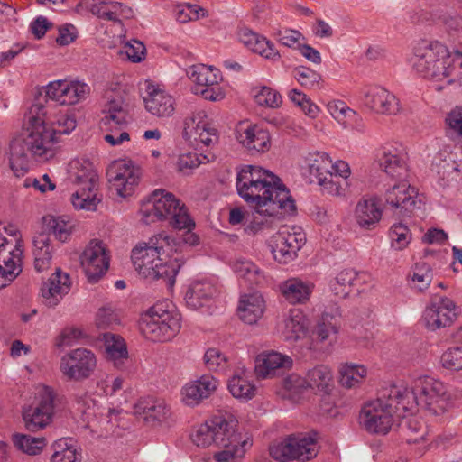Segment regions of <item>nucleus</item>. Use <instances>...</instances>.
<instances>
[{"mask_svg":"<svg viewBox=\"0 0 462 462\" xmlns=\"http://www.w3.org/2000/svg\"><path fill=\"white\" fill-rule=\"evenodd\" d=\"M43 231L33 240L34 268L41 273L49 268L51 260L50 235L60 242H66L71 234V225L61 217L47 216L42 218Z\"/></svg>","mask_w":462,"mask_h":462,"instance_id":"1a4fd4ad","label":"nucleus"},{"mask_svg":"<svg viewBox=\"0 0 462 462\" xmlns=\"http://www.w3.org/2000/svg\"><path fill=\"white\" fill-rule=\"evenodd\" d=\"M134 412L143 416L146 422H162L168 418L171 411L163 400L147 398L139 401Z\"/></svg>","mask_w":462,"mask_h":462,"instance_id":"c756f323","label":"nucleus"},{"mask_svg":"<svg viewBox=\"0 0 462 462\" xmlns=\"http://www.w3.org/2000/svg\"><path fill=\"white\" fill-rule=\"evenodd\" d=\"M238 35L240 42L250 51L259 53L266 59L275 60L280 58V54L274 49L273 44L252 30L248 28L241 29Z\"/></svg>","mask_w":462,"mask_h":462,"instance_id":"cd10ccee","label":"nucleus"},{"mask_svg":"<svg viewBox=\"0 0 462 462\" xmlns=\"http://www.w3.org/2000/svg\"><path fill=\"white\" fill-rule=\"evenodd\" d=\"M455 318V303L448 298L434 299L424 311L426 326L431 330L450 326Z\"/></svg>","mask_w":462,"mask_h":462,"instance_id":"a211bd4d","label":"nucleus"},{"mask_svg":"<svg viewBox=\"0 0 462 462\" xmlns=\"http://www.w3.org/2000/svg\"><path fill=\"white\" fill-rule=\"evenodd\" d=\"M233 268L238 277L248 281L250 284L258 282L259 269L251 261L237 260Z\"/></svg>","mask_w":462,"mask_h":462,"instance_id":"4d7b16f0","label":"nucleus"},{"mask_svg":"<svg viewBox=\"0 0 462 462\" xmlns=\"http://www.w3.org/2000/svg\"><path fill=\"white\" fill-rule=\"evenodd\" d=\"M23 250L20 242L13 248L0 234V275L6 281H14L22 272Z\"/></svg>","mask_w":462,"mask_h":462,"instance_id":"4be33fe9","label":"nucleus"},{"mask_svg":"<svg viewBox=\"0 0 462 462\" xmlns=\"http://www.w3.org/2000/svg\"><path fill=\"white\" fill-rule=\"evenodd\" d=\"M236 138L252 153L265 152L271 146L269 132L256 125L239 123L236 130Z\"/></svg>","mask_w":462,"mask_h":462,"instance_id":"f3484780","label":"nucleus"},{"mask_svg":"<svg viewBox=\"0 0 462 462\" xmlns=\"http://www.w3.org/2000/svg\"><path fill=\"white\" fill-rule=\"evenodd\" d=\"M254 99L259 106H264L272 108L279 107L282 104L281 95L268 87H262L254 94Z\"/></svg>","mask_w":462,"mask_h":462,"instance_id":"680f3d73","label":"nucleus"},{"mask_svg":"<svg viewBox=\"0 0 462 462\" xmlns=\"http://www.w3.org/2000/svg\"><path fill=\"white\" fill-rule=\"evenodd\" d=\"M146 110L158 117H171L175 112V100L166 91L146 82V96L143 97Z\"/></svg>","mask_w":462,"mask_h":462,"instance_id":"aec40b11","label":"nucleus"},{"mask_svg":"<svg viewBox=\"0 0 462 462\" xmlns=\"http://www.w3.org/2000/svg\"><path fill=\"white\" fill-rule=\"evenodd\" d=\"M167 257L162 256L149 271V275L143 278L150 280H162L169 287L175 283V277L185 261L182 258H175L173 261L166 260Z\"/></svg>","mask_w":462,"mask_h":462,"instance_id":"7c9ffc66","label":"nucleus"},{"mask_svg":"<svg viewBox=\"0 0 462 462\" xmlns=\"http://www.w3.org/2000/svg\"><path fill=\"white\" fill-rule=\"evenodd\" d=\"M80 260L88 282L95 283L107 272L110 257L102 241L92 240L83 251Z\"/></svg>","mask_w":462,"mask_h":462,"instance_id":"ddd939ff","label":"nucleus"},{"mask_svg":"<svg viewBox=\"0 0 462 462\" xmlns=\"http://www.w3.org/2000/svg\"><path fill=\"white\" fill-rule=\"evenodd\" d=\"M217 294V288L208 281L193 282L185 294L187 306L191 310H198L207 304Z\"/></svg>","mask_w":462,"mask_h":462,"instance_id":"bb28decb","label":"nucleus"},{"mask_svg":"<svg viewBox=\"0 0 462 462\" xmlns=\"http://www.w3.org/2000/svg\"><path fill=\"white\" fill-rule=\"evenodd\" d=\"M309 388L328 394L332 388V374L326 365H318L307 373Z\"/></svg>","mask_w":462,"mask_h":462,"instance_id":"ea45409f","label":"nucleus"},{"mask_svg":"<svg viewBox=\"0 0 462 462\" xmlns=\"http://www.w3.org/2000/svg\"><path fill=\"white\" fill-rule=\"evenodd\" d=\"M297 460L307 461L317 454V443L313 438L294 437Z\"/></svg>","mask_w":462,"mask_h":462,"instance_id":"6e6d98bb","label":"nucleus"},{"mask_svg":"<svg viewBox=\"0 0 462 462\" xmlns=\"http://www.w3.org/2000/svg\"><path fill=\"white\" fill-rule=\"evenodd\" d=\"M294 436H290L278 444L270 447V455L273 458L279 461H289L297 459Z\"/></svg>","mask_w":462,"mask_h":462,"instance_id":"de8ad7c7","label":"nucleus"},{"mask_svg":"<svg viewBox=\"0 0 462 462\" xmlns=\"http://www.w3.org/2000/svg\"><path fill=\"white\" fill-rule=\"evenodd\" d=\"M89 87L79 81H70L67 89V96L61 100L62 106L74 105L85 99L89 94Z\"/></svg>","mask_w":462,"mask_h":462,"instance_id":"864d4df0","label":"nucleus"},{"mask_svg":"<svg viewBox=\"0 0 462 462\" xmlns=\"http://www.w3.org/2000/svg\"><path fill=\"white\" fill-rule=\"evenodd\" d=\"M333 162L325 152H317L308 158V171L310 183L324 182L327 176H331Z\"/></svg>","mask_w":462,"mask_h":462,"instance_id":"c9c22d12","label":"nucleus"},{"mask_svg":"<svg viewBox=\"0 0 462 462\" xmlns=\"http://www.w3.org/2000/svg\"><path fill=\"white\" fill-rule=\"evenodd\" d=\"M228 390L235 398L250 400L255 395L256 388L244 376L235 374L228 381Z\"/></svg>","mask_w":462,"mask_h":462,"instance_id":"49530a36","label":"nucleus"},{"mask_svg":"<svg viewBox=\"0 0 462 462\" xmlns=\"http://www.w3.org/2000/svg\"><path fill=\"white\" fill-rule=\"evenodd\" d=\"M101 124L105 126L116 127L126 123L129 104L122 97L111 99L103 110Z\"/></svg>","mask_w":462,"mask_h":462,"instance_id":"72a5a7b5","label":"nucleus"},{"mask_svg":"<svg viewBox=\"0 0 462 462\" xmlns=\"http://www.w3.org/2000/svg\"><path fill=\"white\" fill-rule=\"evenodd\" d=\"M403 389L401 405L404 411H415L420 406L433 415H440L452 405L448 386L433 377L420 376L414 379L411 389Z\"/></svg>","mask_w":462,"mask_h":462,"instance_id":"20e7f679","label":"nucleus"},{"mask_svg":"<svg viewBox=\"0 0 462 462\" xmlns=\"http://www.w3.org/2000/svg\"><path fill=\"white\" fill-rule=\"evenodd\" d=\"M167 305L163 302L157 303L142 317L139 329L145 338L153 342H163L171 340L179 333L180 319L165 309Z\"/></svg>","mask_w":462,"mask_h":462,"instance_id":"0eeeda50","label":"nucleus"},{"mask_svg":"<svg viewBox=\"0 0 462 462\" xmlns=\"http://www.w3.org/2000/svg\"><path fill=\"white\" fill-rule=\"evenodd\" d=\"M292 232L280 230L272 237L271 247L273 258L280 263H288L293 260L297 252L305 245L306 235L300 229Z\"/></svg>","mask_w":462,"mask_h":462,"instance_id":"4468645a","label":"nucleus"},{"mask_svg":"<svg viewBox=\"0 0 462 462\" xmlns=\"http://www.w3.org/2000/svg\"><path fill=\"white\" fill-rule=\"evenodd\" d=\"M251 443L249 439H245L242 441L230 443L227 446H221L224 449L214 454V458L217 462H235L236 459L242 458L245 456L247 447Z\"/></svg>","mask_w":462,"mask_h":462,"instance_id":"37998d69","label":"nucleus"},{"mask_svg":"<svg viewBox=\"0 0 462 462\" xmlns=\"http://www.w3.org/2000/svg\"><path fill=\"white\" fill-rule=\"evenodd\" d=\"M283 387L291 394H300L309 388L307 377H301L297 374H291L283 380Z\"/></svg>","mask_w":462,"mask_h":462,"instance_id":"338daca9","label":"nucleus"},{"mask_svg":"<svg viewBox=\"0 0 462 462\" xmlns=\"http://www.w3.org/2000/svg\"><path fill=\"white\" fill-rule=\"evenodd\" d=\"M291 364L292 360L289 356L271 352L257 357L255 373L261 378L272 377L280 369L291 367Z\"/></svg>","mask_w":462,"mask_h":462,"instance_id":"c85d7f7f","label":"nucleus"},{"mask_svg":"<svg viewBox=\"0 0 462 462\" xmlns=\"http://www.w3.org/2000/svg\"><path fill=\"white\" fill-rule=\"evenodd\" d=\"M217 378L211 374H203L199 379L182 388V400L187 405H196L209 397L217 390Z\"/></svg>","mask_w":462,"mask_h":462,"instance_id":"b1692460","label":"nucleus"},{"mask_svg":"<svg viewBox=\"0 0 462 462\" xmlns=\"http://www.w3.org/2000/svg\"><path fill=\"white\" fill-rule=\"evenodd\" d=\"M180 243L162 232L137 244L132 250L131 259L135 270L143 277L149 275L154 264L162 256L171 257L179 250Z\"/></svg>","mask_w":462,"mask_h":462,"instance_id":"423d86ee","label":"nucleus"},{"mask_svg":"<svg viewBox=\"0 0 462 462\" xmlns=\"http://www.w3.org/2000/svg\"><path fill=\"white\" fill-rule=\"evenodd\" d=\"M194 123V118H186L184 121V131L188 133V129L190 127L194 128L197 138L207 146L217 143V130L211 124L199 121L196 126H193Z\"/></svg>","mask_w":462,"mask_h":462,"instance_id":"a19ab883","label":"nucleus"},{"mask_svg":"<svg viewBox=\"0 0 462 462\" xmlns=\"http://www.w3.org/2000/svg\"><path fill=\"white\" fill-rule=\"evenodd\" d=\"M402 411V416L398 419H402L399 423L401 430L406 434V441L408 443H417L420 440L424 439L427 433L426 427L421 419L414 416H408L407 413L412 414L413 411Z\"/></svg>","mask_w":462,"mask_h":462,"instance_id":"58836bf2","label":"nucleus"},{"mask_svg":"<svg viewBox=\"0 0 462 462\" xmlns=\"http://www.w3.org/2000/svg\"><path fill=\"white\" fill-rule=\"evenodd\" d=\"M71 288L69 275L56 268L55 272L44 282H42L40 295L41 301L48 308H55L67 295Z\"/></svg>","mask_w":462,"mask_h":462,"instance_id":"dca6fc26","label":"nucleus"},{"mask_svg":"<svg viewBox=\"0 0 462 462\" xmlns=\"http://www.w3.org/2000/svg\"><path fill=\"white\" fill-rule=\"evenodd\" d=\"M283 297L291 304L306 303L312 293L313 284L299 278H291L280 286Z\"/></svg>","mask_w":462,"mask_h":462,"instance_id":"2f4dec72","label":"nucleus"},{"mask_svg":"<svg viewBox=\"0 0 462 462\" xmlns=\"http://www.w3.org/2000/svg\"><path fill=\"white\" fill-rule=\"evenodd\" d=\"M404 392L403 385L391 384L383 387L378 392L375 400L368 402L364 405L361 413L365 414V416H372V418H375L376 415H391L392 417L399 418L402 416L401 401Z\"/></svg>","mask_w":462,"mask_h":462,"instance_id":"f8f14e48","label":"nucleus"},{"mask_svg":"<svg viewBox=\"0 0 462 462\" xmlns=\"http://www.w3.org/2000/svg\"><path fill=\"white\" fill-rule=\"evenodd\" d=\"M397 180L399 182L384 194L385 207L399 217H411L413 211L420 208L418 190L411 186L406 179Z\"/></svg>","mask_w":462,"mask_h":462,"instance_id":"9b49d317","label":"nucleus"},{"mask_svg":"<svg viewBox=\"0 0 462 462\" xmlns=\"http://www.w3.org/2000/svg\"><path fill=\"white\" fill-rule=\"evenodd\" d=\"M238 195L261 216L293 214L296 205L290 190L273 172L254 165H245L237 172Z\"/></svg>","mask_w":462,"mask_h":462,"instance_id":"f03ea898","label":"nucleus"},{"mask_svg":"<svg viewBox=\"0 0 462 462\" xmlns=\"http://www.w3.org/2000/svg\"><path fill=\"white\" fill-rule=\"evenodd\" d=\"M294 78L304 88L317 89L320 88L321 76L315 70L300 66L293 71Z\"/></svg>","mask_w":462,"mask_h":462,"instance_id":"8fccbe9b","label":"nucleus"},{"mask_svg":"<svg viewBox=\"0 0 462 462\" xmlns=\"http://www.w3.org/2000/svg\"><path fill=\"white\" fill-rule=\"evenodd\" d=\"M340 315L341 311L338 306L333 305L329 309L326 308L314 330V334L320 341H325L330 335L337 333Z\"/></svg>","mask_w":462,"mask_h":462,"instance_id":"e433bc0d","label":"nucleus"},{"mask_svg":"<svg viewBox=\"0 0 462 462\" xmlns=\"http://www.w3.org/2000/svg\"><path fill=\"white\" fill-rule=\"evenodd\" d=\"M390 237L392 246L396 250L404 249L411 239V233L409 228L402 224H395L390 229Z\"/></svg>","mask_w":462,"mask_h":462,"instance_id":"bf43d9fd","label":"nucleus"},{"mask_svg":"<svg viewBox=\"0 0 462 462\" xmlns=\"http://www.w3.org/2000/svg\"><path fill=\"white\" fill-rule=\"evenodd\" d=\"M107 175L109 182L123 198L132 194L139 180L138 169H135L131 162L115 164Z\"/></svg>","mask_w":462,"mask_h":462,"instance_id":"6ab92c4d","label":"nucleus"},{"mask_svg":"<svg viewBox=\"0 0 462 462\" xmlns=\"http://www.w3.org/2000/svg\"><path fill=\"white\" fill-rule=\"evenodd\" d=\"M31 126L10 143V168L15 176H23L29 170V154L42 156L58 142V135L68 134L76 128V119L60 111L51 119L41 103L31 107Z\"/></svg>","mask_w":462,"mask_h":462,"instance_id":"f257e3e1","label":"nucleus"},{"mask_svg":"<svg viewBox=\"0 0 462 462\" xmlns=\"http://www.w3.org/2000/svg\"><path fill=\"white\" fill-rule=\"evenodd\" d=\"M118 315L111 307L100 308L97 313L96 324L99 328H107L118 324Z\"/></svg>","mask_w":462,"mask_h":462,"instance_id":"774afa93","label":"nucleus"},{"mask_svg":"<svg viewBox=\"0 0 462 462\" xmlns=\"http://www.w3.org/2000/svg\"><path fill=\"white\" fill-rule=\"evenodd\" d=\"M446 124L448 125V135L458 142H462V107L456 106L452 109L446 117Z\"/></svg>","mask_w":462,"mask_h":462,"instance_id":"603ef678","label":"nucleus"},{"mask_svg":"<svg viewBox=\"0 0 462 462\" xmlns=\"http://www.w3.org/2000/svg\"><path fill=\"white\" fill-rule=\"evenodd\" d=\"M264 311V301L259 294L245 295L241 298L237 313L239 318L247 324H254L262 318Z\"/></svg>","mask_w":462,"mask_h":462,"instance_id":"473e14b6","label":"nucleus"},{"mask_svg":"<svg viewBox=\"0 0 462 462\" xmlns=\"http://www.w3.org/2000/svg\"><path fill=\"white\" fill-rule=\"evenodd\" d=\"M212 426V419L199 427L196 433L192 436L193 442L198 447L206 448L211 444H215L214 430Z\"/></svg>","mask_w":462,"mask_h":462,"instance_id":"0e129e2a","label":"nucleus"},{"mask_svg":"<svg viewBox=\"0 0 462 462\" xmlns=\"http://www.w3.org/2000/svg\"><path fill=\"white\" fill-rule=\"evenodd\" d=\"M56 401L57 394L52 388L46 385L38 387L33 403L23 411V419L29 431H39L52 421Z\"/></svg>","mask_w":462,"mask_h":462,"instance_id":"9d476101","label":"nucleus"},{"mask_svg":"<svg viewBox=\"0 0 462 462\" xmlns=\"http://www.w3.org/2000/svg\"><path fill=\"white\" fill-rule=\"evenodd\" d=\"M442 366L452 371L462 370V347L448 348L440 358Z\"/></svg>","mask_w":462,"mask_h":462,"instance_id":"e2e57ef3","label":"nucleus"},{"mask_svg":"<svg viewBox=\"0 0 462 462\" xmlns=\"http://www.w3.org/2000/svg\"><path fill=\"white\" fill-rule=\"evenodd\" d=\"M205 365L210 371H224L227 365L226 357L217 348H209L204 355Z\"/></svg>","mask_w":462,"mask_h":462,"instance_id":"69168bd1","label":"nucleus"},{"mask_svg":"<svg viewBox=\"0 0 462 462\" xmlns=\"http://www.w3.org/2000/svg\"><path fill=\"white\" fill-rule=\"evenodd\" d=\"M355 217L361 228L365 230L374 229L382 217L379 199L371 197L359 200L356 206Z\"/></svg>","mask_w":462,"mask_h":462,"instance_id":"393cba45","label":"nucleus"},{"mask_svg":"<svg viewBox=\"0 0 462 462\" xmlns=\"http://www.w3.org/2000/svg\"><path fill=\"white\" fill-rule=\"evenodd\" d=\"M433 279V273L430 264L424 262L417 263L411 276V286L419 291H425Z\"/></svg>","mask_w":462,"mask_h":462,"instance_id":"a18cd8bd","label":"nucleus"},{"mask_svg":"<svg viewBox=\"0 0 462 462\" xmlns=\"http://www.w3.org/2000/svg\"><path fill=\"white\" fill-rule=\"evenodd\" d=\"M363 103L378 114L394 115L400 110L396 97L380 86H373L365 89Z\"/></svg>","mask_w":462,"mask_h":462,"instance_id":"412c9836","label":"nucleus"},{"mask_svg":"<svg viewBox=\"0 0 462 462\" xmlns=\"http://www.w3.org/2000/svg\"><path fill=\"white\" fill-rule=\"evenodd\" d=\"M104 346L106 359L112 361L117 369H124L125 363L128 361V352L124 339L120 336L105 333Z\"/></svg>","mask_w":462,"mask_h":462,"instance_id":"f704fd0d","label":"nucleus"},{"mask_svg":"<svg viewBox=\"0 0 462 462\" xmlns=\"http://www.w3.org/2000/svg\"><path fill=\"white\" fill-rule=\"evenodd\" d=\"M366 372L364 365L346 363L339 370V383L346 388L355 387L365 378Z\"/></svg>","mask_w":462,"mask_h":462,"instance_id":"79ce46f5","label":"nucleus"},{"mask_svg":"<svg viewBox=\"0 0 462 462\" xmlns=\"http://www.w3.org/2000/svg\"><path fill=\"white\" fill-rule=\"evenodd\" d=\"M54 453L51 462H77L79 460L77 451L69 446L67 440L59 439L53 445Z\"/></svg>","mask_w":462,"mask_h":462,"instance_id":"5fc2aeb1","label":"nucleus"},{"mask_svg":"<svg viewBox=\"0 0 462 462\" xmlns=\"http://www.w3.org/2000/svg\"><path fill=\"white\" fill-rule=\"evenodd\" d=\"M75 170L73 182L79 186L71 196V202L76 208L95 210L101 198L97 196L98 175L92 163L84 160L74 161Z\"/></svg>","mask_w":462,"mask_h":462,"instance_id":"6e6552de","label":"nucleus"},{"mask_svg":"<svg viewBox=\"0 0 462 462\" xmlns=\"http://www.w3.org/2000/svg\"><path fill=\"white\" fill-rule=\"evenodd\" d=\"M211 427L216 435L214 436L216 446H227L230 443L244 440L241 434L236 432L237 421L231 416L227 418L222 415L214 416Z\"/></svg>","mask_w":462,"mask_h":462,"instance_id":"a878e982","label":"nucleus"},{"mask_svg":"<svg viewBox=\"0 0 462 462\" xmlns=\"http://www.w3.org/2000/svg\"><path fill=\"white\" fill-rule=\"evenodd\" d=\"M13 441L19 450L28 455H37L45 446L44 438H35L25 434L14 435Z\"/></svg>","mask_w":462,"mask_h":462,"instance_id":"09e8293b","label":"nucleus"},{"mask_svg":"<svg viewBox=\"0 0 462 462\" xmlns=\"http://www.w3.org/2000/svg\"><path fill=\"white\" fill-rule=\"evenodd\" d=\"M380 168L394 180H405L408 177L405 154L393 145L381 149L377 154Z\"/></svg>","mask_w":462,"mask_h":462,"instance_id":"5701e85b","label":"nucleus"},{"mask_svg":"<svg viewBox=\"0 0 462 462\" xmlns=\"http://www.w3.org/2000/svg\"><path fill=\"white\" fill-rule=\"evenodd\" d=\"M139 214L141 215V221L145 225L167 220L175 229H187L180 237L171 236L172 240L180 243L179 250L176 253H181L186 247L199 244V236L191 232V229L195 226L194 221L188 214L185 206L181 205L173 194L162 189L155 190L149 199L142 205Z\"/></svg>","mask_w":462,"mask_h":462,"instance_id":"7ed1b4c3","label":"nucleus"},{"mask_svg":"<svg viewBox=\"0 0 462 462\" xmlns=\"http://www.w3.org/2000/svg\"><path fill=\"white\" fill-rule=\"evenodd\" d=\"M413 69L425 79L440 81L454 70L455 59L439 41H418L413 47Z\"/></svg>","mask_w":462,"mask_h":462,"instance_id":"39448f33","label":"nucleus"},{"mask_svg":"<svg viewBox=\"0 0 462 462\" xmlns=\"http://www.w3.org/2000/svg\"><path fill=\"white\" fill-rule=\"evenodd\" d=\"M394 421V417L391 415H376L375 418L372 416H365L360 414V422L364 428L371 433L386 434L391 430Z\"/></svg>","mask_w":462,"mask_h":462,"instance_id":"c03bdc74","label":"nucleus"},{"mask_svg":"<svg viewBox=\"0 0 462 462\" xmlns=\"http://www.w3.org/2000/svg\"><path fill=\"white\" fill-rule=\"evenodd\" d=\"M189 79L202 88L217 84L218 77L209 67L194 66L191 69Z\"/></svg>","mask_w":462,"mask_h":462,"instance_id":"3c124183","label":"nucleus"},{"mask_svg":"<svg viewBox=\"0 0 462 462\" xmlns=\"http://www.w3.org/2000/svg\"><path fill=\"white\" fill-rule=\"evenodd\" d=\"M97 366L94 353L87 348H77L63 356L60 362L62 373L69 379L84 380L88 378Z\"/></svg>","mask_w":462,"mask_h":462,"instance_id":"2eb2a0df","label":"nucleus"},{"mask_svg":"<svg viewBox=\"0 0 462 462\" xmlns=\"http://www.w3.org/2000/svg\"><path fill=\"white\" fill-rule=\"evenodd\" d=\"M326 180L324 182H318L317 184L320 185L324 191L332 196H344L347 188L348 182L345 179H339L338 175L327 176Z\"/></svg>","mask_w":462,"mask_h":462,"instance_id":"052dcab7","label":"nucleus"},{"mask_svg":"<svg viewBox=\"0 0 462 462\" xmlns=\"http://www.w3.org/2000/svg\"><path fill=\"white\" fill-rule=\"evenodd\" d=\"M363 276L364 273H359L353 269L343 270L331 282V290L336 296L344 299L350 294L352 288L361 283Z\"/></svg>","mask_w":462,"mask_h":462,"instance_id":"4c0bfd02","label":"nucleus"},{"mask_svg":"<svg viewBox=\"0 0 462 462\" xmlns=\"http://www.w3.org/2000/svg\"><path fill=\"white\" fill-rule=\"evenodd\" d=\"M69 83V82L66 80H58L51 82L47 86L45 90V97L47 98L46 109L51 106V104L49 103L50 101L61 105V100L67 96Z\"/></svg>","mask_w":462,"mask_h":462,"instance_id":"13d9d810","label":"nucleus"}]
</instances>
